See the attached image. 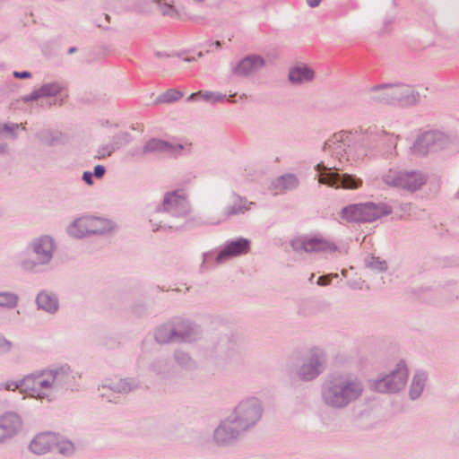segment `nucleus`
I'll list each match as a JSON object with an SVG mask.
<instances>
[{"label":"nucleus","mask_w":459,"mask_h":459,"mask_svg":"<svg viewBox=\"0 0 459 459\" xmlns=\"http://www.w3.org/2000/svg\"><path fill=\"white\" fill-rule=\"evenodd\" d=\"M364 385L353 375L334 373L328 376L321 385V401L327 408L342 410L358 401Z\"/></svg>","instance_id":"obj_1"},{"label":"nucleus","mask_w":459,"mask_h":459,"mask_svg":"<svg viewBox=\"0 0 459 459\" xmlns=\"http://www.w3.org/2000/svg\"><path fill=\"white\" fill-rule=\"evenodd\" d=\"M246 431L240 429V426L231 416L221 420L212 433V441L219 447H229L238 443L239 438Z\"/></svg>","instance_id":"obj_8"},{"label":"nucleus","mask_w":459,"mask_h":459,"mask_svg":"<svg viewBox=\"0 0 459 459\" xmlns=\"http://www.w3.org/2000/svg\"><path fill=\"white\" fill-rule=\"evenodd\" d=\"M165 332H166V329L164 328H160L157 331L156 333V339L160 342H169L171 340V338H166L165 337Z\"/></svg>","instance_id":"obj_40"},{"label":"nucleus","mask_w":459,"mask_h":459,"mask_svg":"<svg viewBox=\"0 0 459 459\" xmlns=\"http://www.w3.org/2000/svg\"><path fill=\"white\" fill-rule=\"evenodd\" d=\"M364 264L367 268L377 273H383L387 270L386 261L378 256L367 255L364 259Z\"/></svg>","instance_id":"obj_30"},{"label":"nucleus","mask_w":459,"mask_h":459,"mask_svg":"<svg viewBox=\"0 0 459 459\" xmlns=\"http://www.w3.org/2000/svg\"><path fill=\"white\" fill-rule=\"evenodd\" d=\"M243 97H245V98H246V95H245V94L241 95V96H240V99H243Z\"/></svg>","instance_id":"obj_51"},{"label":"nucleus","mask_w":459,"mask_h":459,"mask_svg":"<svg viewBox=\"0 0 459 459\" xmlns=\"http://www.w3.org/2000/svg\"><path fill=\"white\" fill-rule=\"evenodd\" d=\"M182 97L180 91L177 90H169L164 94V100L168 102L176 101Z\"/></svg>","instance_id":"obj_37"},{"label":"nucleus","mask_w":459,"mask_h":459,"mask_svg":"<svg viewBox=\"0 0 459 459\" xmlns=\"http://www.w3.org/2000/svg\"><path fill=\"white\" fill-rule=\"evenodd\" d=\"M163 209L176 217H186L190 212L186 195L178 191L169 193L164 196Z\"/></svg>","instance_id":"obj_15"},{"label":"nucleus","mask_w":459,"mask_h":459,"mask_svg":"<svg viewBox=\"0 0 459 459\" xmlns=\"http://www.w3.org/2000/svg\"><path fill=\"white\" fill-rule=\"evenodd\" d=\"M13 75L17 78H28L30 76V73H28V72H22V73L14 72Z\"/></svg>","instance_id":"obj_45"},{"label":"nucleus","mask_w":459,"mask_h":459,"mask_svg":"<svg viewBox=\"0 0 459 459\" xmlns=\"http://www.w3.org/2000/svg\"><path fill=\"white\" fill-rule=\"evenodd\" d=\"M189 61H191V60L188 58L184 59V62H189Z\"/></svg>","instance_id":"obj_49"},{"label":"nucleus","mask_w":459,"mask_h":459,"mask_svg":"<svg viewBox=\"0 0 459 459\" xmlns=\"http://www.w3.org/2000/svg\"><path fill=\"white\" fill-rule=\"evenodd\" d=\"M33 249L40 263H47L52 256L54 243L49 237H41L33 243Z\"/></svg>","instance_id":"obj_20"},{"label":"nucleus","mask_w":459,"mask_h":459,"mask_svg":"<svg viewBox=\"0 0 459 459\" xmlns=\"http://www.w3.org/2000/svg\"><path fill=\"white\" fill-rule=\"evenodd\" d=\"M392 213V208L385 203H363L345 206L341 218L349 222H371Z\"/></svg>","instance_id":"obj_4"},{"label":"nucleus","mask_w":459,"mask_h":459,"mask_svg":"<svg viewBox=\"0 0 459 459\" xmlns=\"http://www.w3.org/2000/svg\"><path fill=\"white\" fill-rule=\"evenodd\" d=\"M309 253L311 252H323V253H332L338 250V247L330 240L321 238V237H313L309 238L308 244Z\"/></svg>","instance_id":"obj_24"},{"label":"nucleus","mask_w":459,"mask_h":459,"mask_svg":"<svg viewBox=\"0 0 459 459\" xmlns=\"http://www.w3.org/2000/svg\"><path fill=\"white\" fill-rule=\"evenodd\" d=\"M382 179L390 186L415 192L426 183L427 177L416 170L389 169L382 176Z\"/></svg>","instance_id":"obj_6"},{"label":"nucleus","mask_w":459,"mask_h":459,"mask_svg":"<svg viewBox=\"0 0 459 459\" xmlns=\"http://www.w3.org/2000/svg\"><path fill=\"white\" fill-rule=\"evenodd\" d=\"M214 330L219 335L218 345L223 351L238 350L240 345L241 338L234 333L227 325L221 322L216 323Z\"/></svg>","instance_id":"obj_17"},{"label":"nucleus","mask_w":459,"mask_h":459,"mask_svg":"<svg viewBox=\"0 0 459 459\" xmlns=\"http://www.w3.org/2000/svg\"><path fill=\"white\" fill-rule=\"evenodd\" d=\"M316 169L319 172L318 182L333 187H342L346 189H356L362 185V180L351 174H339L337 170L341 168L335 164L328 168L324 163H318Z\"/></svg>","instance_id":"obj_7"},{"label":"nucleus","mask_w":459,"mask_h":459,"mask_svg":"<svg viewBox=\"0 0 459 459\" xmlns=\"http://www.w3.org/2000/svg\"><path fill=\"white\" fill-rule=\"evenodd\" d=\"M105 173V168L101 165H97L95 168H94V175L97 177V178H101Z\"/></svg>","instance_id":"obj_41"},{"label":"nucleus","mask_w":459,"mask_h":459,"mask_svg":"<svg viewBox=\"0 0 459 459\" xmlns=\"http://www.w3.org/2000/svg\"><path fill=\"white\" fill-rule=\"evenodd\" d=\"M352 134L351 132L341 131L334 134L325 142L323 146L324 152H328L333 157L337 159L340 162L345 158L349 160L348 154L351 152V142Z\"/></svg>","instance_id":"obj_13"},{"label":"nucleus","mask_w":459,"mask_h":459,"mask_svg":"<svg viewBox=\"0 0 459 459\" xmlns=\"http://www.w3.org/2000/svg\"><path fill=\"white\" fill-rule=\"evenodd\" d=\"M82 178L88 185L92 184V174L91 172H89V171L84 172Z\"/></svg>","instance_id":"obj_43"},{"label":"nucleus","mask_w":459,"mask_h":459,"mask_svg":"<svg viewBox=\"0 0 459 459\" xmlns=\"http://www.w3.org/2000/svg\"><path fill=\"white\" fill-rule=\"evenodd\" d=\"M314 76L315 72L312 68L299 65L290 69L288 78L292 84H302L311 82Z\"/></svg>","instance_id":"obj_21"},{"label":"nucleus","mask_w":459,"mask_h":459,"mask_svg":"<svg viewBox=\"0 0 459 459\" xmlns=\"http://www.w3.org/2000/svg\"><path fill=\"white\" fill-rule=\"evenodd\" d=\"M105 19L108 20V14H105Z\"/></svg>","instance_id":"obj_50"},{"label":"nucleus","mask_w":459,"mask_h":459,"mask_svg":"<svg viewBox=\"0 0 459 459\" xmlns=\"http://www.w3.org/2000/svg\"><path fill=\"white\" fill-rule=\"evenodd\" d=\"M337 277H338V274H336V273L323 275L317 279L316 283L319 286H327L331 283V281L333 278H337Z\"/></svg>","instance_id":"obj_38"},{"label":"nucleus","mask_w":459,"mask_h":459,"mask_svg":"<svg viewBox=\"0 0 459 459\" xmlns=\"http://www.w3.org/2000/svg\"><path fill=\"white\" fill-rule=\"evenodd\" d=\"M12 349V343L5 338L0 336V354L9 351Z\"/></svg>","instance_id":"obj_39"},{"label":"nucleus","mask_w":459,"mask_h":459,"mask_svg":"<svg viewBox=\"0 0 459 459\" xmlns=\"http://www.w3.org/2000/svg\"><path fill=\"white\" fill-rule=\"evenodd\" d=\"M221 47V42L219 40H216L215 42L208 43L206 46V52H212L213 50V48H219Z\"/></svg>","instance_id":"obj_42"},{"label":"nucleus","mask_w":459,"mask_h":459,"mask_svg":"<svg viewBox=\"0 0 459 459\" xmlns=\"http://www.w3.org/2000/svg\"><path fill=\"white\" fill-rule=\"evenodd\" d=\"M73 378L74 377L72 373L63 368L57 371H43L25 377L19 385L12 384L6 388H20L22 393L30 397L43 399L59 386H70Z\"/></svg>","instance_id":"obj_2"},{"label":"nucleus","mask_w":459,"mask_h":459,"mask_svg":"<svg viewBox=\"0 0 459 459\" xmlns=\"http://www.w3.org/2000/svg\"><path fill=\"white\" fill-rule=\"evenodd\" d=\"M252 204H254V203L247 202L246 198L240 197L239 195L234 196L232 204L225 208L222 213V220L245 213L247 211L250 210V205Z\"/></svg>","instance_id":"obj_22"},{"label":"nucleus","mask_w":459,"mask_h":459,"mask_svg":"<svg viewBox=\"0 0 459 459\" xmlns=\"http://www.w3.org/2000/svg\"><path fill=\"white\" fill-rule=\"evenodd\" d=\"M235 96H236V93H234V94H230V97H229V99H228V100H229L230 102L235 103V102H236V100H234V97H235Z\"/></svg>","instance_id":"obj_47"},{"label":"nucleus","mask_w":459,"mask_h":459,"mask_svg":"<svg viewBox=\"0 0 459 459\" xmlns=\"http://www.w3.org/2000/svg\"><path fill=\"white\" fill-rule=\"evenodd\" d=\"M17 303V297L12 293L4 292L0 293V307H13Z\"/></svg>","instance_id":"obj_34"},{"label":"nucleus","mask_w":459,"mask_h":459,"mask_svg":"<svg viewBox=\"0 0 459 459\" xmlns=\"http://www.w3.org/2000/svg\"><path fill=\"white\" fill-rule=\"evenodd\" d=\"M426 380L427 374L423 371H419L414 375L409 392L410 397L412 400L420 397L424 389Z\"/></svg>","instance_id":"obj_28"},{"label":"nucleus","mask_w":459,"mask_h":459,"mask_svg":"<svg viewBox=\"0 0 459 459\" xmlns=\"http://www.w3.org/2000/svg\"><path fill=\"white\" fill-rule=\"evenodd\" d=\"M326 354L320 348H313L297 370L298 377L302 381H311L316 378L324 370Z\"/></svg>","instance_id":"obj_9"},{"label":"nucleus","mask_w":459,"mask_h":459,"mask_svg":"<svg viewBox=\"0 0 459 459\" xmlns=\"http://www.w3.org/2000/svg\"><path fill=\"white\" fill-rule=\"evenodd\" d=\"M369 92L373 101L403 107L416 105L420 98L412 86L402 82L376 85L370 88Z\"/></svg>","instance_id":"obj_3"},{"label":"nucleus","mask_w":459,"mask_h":459,"mask_svg":"<svg viewBox=\"0 0 459 459\" xmlns=\"http://www.w3.org/2000/svg\"><path fill=\"white\" fill-rule=\"evenodd\" d=\"M264 408L256 397H247L240 401L233 409L231 417L246 432L252 429L261 420Z\"/></svg>","instance_id":"obj_5"},{"label":"nucleus","mask_w":459,"mask_h":459,"mask_svg":"<svg viewBox=\"0 0 459 459\" xmlns=\"http://www.w3.org/2000/svg\"><path fill=\"white\" fill-rule=\"evenodd\" d=\"M379 141L385 144V148L384 150V154L388 158L392 157L395 153L397 141L399 139L398 135H394L385 131H381L378 134Z\"/></svg>","instance_id":"obj_27"},{"label":"nucleus","mask_w":459,"mask_h":459,"mask_svg":"<svg viewBox=\"0 0 459 459\" xmlns=\"http://www.w3.org/2000/svg\"><path fill=\"white\" fill-rule=\"evenodd\" d=\"M250 240L245 238H238L237 239L228 241L224 247L218 253L216 261L222 262L233 257L246 255L250 250Z\"/></svg>","instance_id":"obj_16"},{"label":"nucleus","mask_w":459,"mask_h":459,"mask_svg":"<svg viewBox=\"0 0 459 459\" xmlns=\"http://www.w3.org/2000/svg\"><path fill=\"white\" fill-rule=\"evenodd\" d=\"M306 2H307V4L309 7L315 8V7H317L320 4L322 0H306Z\"/></svg>","instance_id":"obj_44"},{"label":"nucleus","mask_w":459,"mask_h":459,"mask_svg":"<svg viewBox=\"0 0 459 459\" xmlns=\"http://www.w3.org/2000/svg\"><path fill=\"white\" fill-rule=\"evenodd\" d=\"M226 95L220 92L205 91L203 92V100L211 101L212 103L222 101Z\"/></svg>","instance_id":"obj_35"},{"label":"nucleus","mask_w":459,"mask_h":459,"mask_svg":"<svg viewBox=\"0 0 459 459\" xmlns=\"http://www.w3.org/2000/svg\"><path fill=\"white\" fill-rule=\"evenodd\" d=\"M299 181L294 174H286L276 178L273 186L279 191L293 190L298 187Z\"/></svg>","instance_id":"obj_25"},{"label":"nucleus","mask_w":459,"mask_h":459,"mask_svg":"<svg viewBox=\"0 0 459 459\" xmlns=\"http://www.w3.org/2000/svg\"><path fill=\"white\" fill-rule=\"evenodd\" d=\"M212 330H213V328H209L207 329V336L210 337L211 339H212Z\"/></svg>","instance_id":"obj_48"},{"label":"nucleus","mask_w":459,"mask_h":459,"mask_svg":"<svg viewBox=\"0 0 459 459\" xmlns=\"http://www.w3.org/2000/svg\"><path fill=\"white\" fill-rule=\"evenodd\" d=\"M59 89L57 85L55 84H48L44 85L39 90V96H49V95H55L58 92Z\"/></svg>","instance_id":"obj_36"},{"label":"nucleus","mask_w":459,"mask_h":459,"mask_svg":"<svg viewBox=\"0 0 459 459\" xmlns=\"http://www.w3.org/2000/svg\"><path fill=\"white\" fill-rule=\"evenodd\" d=\"M429 137V131L420 134L411 147V152L418 156H425L429 152H434Z\"/></svg>","instance_id":"obj_23"},{"label":"nucleus","mask_w":459,"mask_h":459,"mask_svg":"<svg viewBox=\"0 0 459 459\" xmlns=\"http://www.w3.org/2000/svg\"><path fill=\"white\" fill-rule=\"evenodd\" d=\"M429 134L434 152L446 149L451 143L450 137L440 131H429Z\"/></svg>","instance_id":"obj_26"},{"label":"nucleus","mask_w":459,"mask_h":459,"mask_svg":"<svg viewBox=\"0 0 459 459\" xmlns=\"http://www.w3.org/2000/svg\"><path fill=\"white\" fill-rule=\"evenodd\" d=\"M266 65L265 59L257 54L247 55L231 66L233 75L242 78L255 76Z\"/></svg>","instance_id":"obj_14"},{"label":"nucleus","mask_w":459,"mask_h":459,"mask_svg":"<svg viewBox=\"0 0 459 459\" xmlns=\"http://www.w3.org/2000/svg\"><path fill=\"white\" fill-rule=\"evenodd\" d=\"M37 303L39 307L48 312L56 311L57 308L56 299L47 292H41L38 295Z\"/></svg>","instance_id":"obj_29"},{"label":"nucleus","mask_w":459,"mask_h":459,"mask_svg":"<svg viewBox=\"0 0 459 459\" xmlns=\"http://www.w3.org/2000/svg\"><path fill=\"white\" fill-rule=\"evenodd\" d=\"M290 244H291L292 248L297 252L304 251V252L309 253V250H308L309 238H307V237L297 238L293 239Z\"/></svg>","instance_id":"obj_32"},{"label":"nucleus","mask_w":459,"mask_h":459,"mask_svg":"<svg viewBox=\"0 0 459 459\" xmlns=\"http://www.w3.org/2000/svg\"><path fill=\"white\" fill-rule=\"evenodd\" d=\"M111 230L110 222L106 220L83 217L76 220L70 227V233L76 237L82 238L88 234H102Z\"/></svg>","instance_id":"obj_12"},{"label":"nucleus","mask_w":459,"mask_h":459,"mask_svg":"<svg viewBox=\"0 0 459 459\" xmlns=\"http://www.w3.org/2000/svg\"><path fill=\"white\" fill-rule=\"evenodd\" d=\"M200 95V92H195L193 94H191L189 97H188V100H193V99H196L198 98Z\"/></svg>","instance_id":"obj_46"},{"label":"nucleus","mask_w":459,"mask_h":459,"mask_svg":"<svg viewBox=\"0 0 459 459\" xmlns=\"http://www.w3.org/2000/svg\"><path fill=\"white\" fill-rule=\"evenodd\" d=\"M163 15L181 20H193L197 17L201 0H185L180 9L175 6V0H156Z\"/></svg>","instance_id":"obj_11"},{"label":"nucleus","mask_w":459,"mask_h":459,"mask_svg":"<svg viewBox=\"0 0 459 459\" xmlns=\"http://www.w3.org/2000/svg\"><path fill=\"white\" fill-rule=\"evenodd\" d=\"M408 370L404 361H400L390 374L377 379L373 388L380 393H396L402 390L407 382Z\"/></svg>","instance_id":"obj_10"},{"label":"nucleus","mask_w":459,"mask_h":459,"mask_svg":"<svg viewBox=\"0 0 459 459\" xmlns=\"http://www.w3.org/2000/svg\"><path fill=\"white\" fill-rule=\"evenodd\" d=\"M57 441V436L53 433H41L36 436L30 444V449L38 455L48 452Z\"/></svg>","instance_id":"obj_19"},{"label":"nucleus","mask_w":459,"mask_h":459,"mask_svg":"<svg viewBox=\"0 0 459 459\" xmlns=\"http://www.w3.org/2000/svg\"><path fill=\"white\" fill-rule=\"evenodd\" d=\"M170 146H169L166 143L160 140H151L143 147V152L144 153H152L158 152H169Z\"/></svg>","instance_id":"obj_31"},{"label":"nucleus","mask_w":459,"mask_h":459,"mask_svg":"<svg viewBox=\"0 0 459 459\" xmlns=\"http://www.w3.org/2000/svg\"><path fill=\"white\" fill-rule=\"evenodd\" d=\"M55 445L56 446L58 451L63 455H70L74 450V444L71 441L64 438L60 439L58 437Z\"/></svg>","instance_id":"obj_33"},{"label":"nucleus","mask_w":459,"mask_h":459,"mask_svg":"<svg viewBox=\"0 0 459 459\" xmlns=\"http://www.w3.org/2000/svg\"><path fill=\"white\" fill-rule=\"evenodd\" d=\"M22 428L20 417L14 413H6L0 418V443L12 438Z\"/></svg>","instance_id":"obj_18"}]
</instances>
